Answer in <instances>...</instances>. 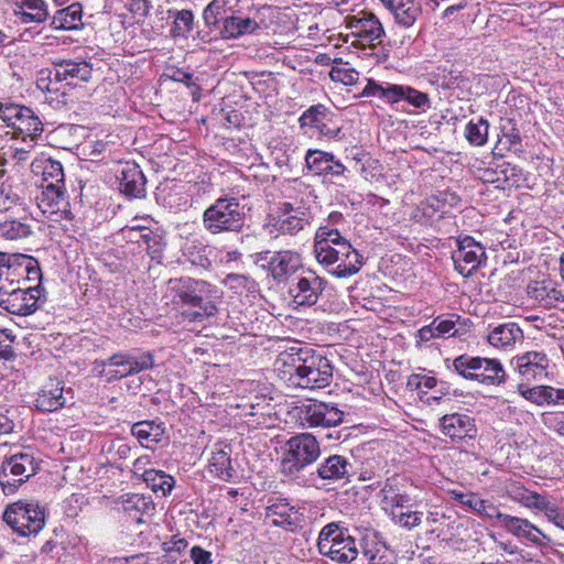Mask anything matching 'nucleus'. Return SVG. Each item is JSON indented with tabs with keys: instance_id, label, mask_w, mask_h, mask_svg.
Masks as SVG:
<instances>
[{
	"instance_id": "nucleus-1",
	"label": "nucleus",
	"mask_w": 564,
	"mask_h": 564,
	"mask_svg": "<svg viewBox=\"0 0 564 564\" xmlns=\"http://www.w3.org/2000/svg\"><path fill=\"white\" fill-rule=\"evenodd\" d=\"M288 368L289 381L294 387L303 389H322L329 386L333 378L330 361L321 354L308 349H291L280 358Z\"/></svg>"
},
{
	"instance_id": "nucleus-2",
	"label": "nucleus",
	"mask_w": 564,
	"mask_h": 564,
	"mask_svg": "<svg viewBox=\"0 0 564 564\" xmlns=\"http://www.w3.org/2000/svg\"><path fill=\"white\" fill-rule=\"evenodd\" d=\"M167 285L172 294V302L178 306H187L182 315L189 322H202L217 313L212 296L214 286L210 283L182 276L171 279Z\"/></svg>"
},
{
	"instance_id": "nucleus-3",
	"label": "nucleus",
	"mask_w": 564,
	"mask_h": 564,
	"mask_svg": "<svg viewBox=\"0 0 564 564\" xmlns=\"http://www.w3.org/2000/svg\"><path fill=\"white\" fill-rule=\"evenodd\" d=\"M246 221L245 206L235 196L224 195L208 206L202 216L204 229L210 235L239 234Z\"/></svg>"
},
{
	"instance_id": "nucleus-4",
	"label": "nucleus",
	"mask_w": 564,
	"mask_h": 564,
	"mask_svg": "<svg viewBox=\"0 0 564 564\" xmlns=\"http://www.w3.org/2000/svg\"><path fill=\"white\" fill-rule=\"evenodd\" d=\"M318 552L338 564H348L357 558L356 539L347 528L332 522L325 525L317 539Z\"/></svg>"
},
{
	"instance_id": "nucleus-5",
	"label": "nucleus",
	"mask_w": 564,
	"mask_h": 564,
	"mask_svg": "<svg viewBox=\"0 0 564 564\" xmlns=\"http://www.w3.org/2000/svg\"><path fill=\"white\" fill-rule=\"evenodd\" d=\"M321 454L317 440L308 433L291 437L284 448L281 471L289 477H296L306 466L313 464Z\"/></svg>"
},
{
	"instance_id": "nucleus-6",
	"label": "nucleus",
	"mask_w": 564,
	"mask_h": 564,
	"mask_svg": "<svg viewBox=\"0 0 564 564\" xmlns=\"http://www.w3.org/2000/svg\"><path fill=\"white\" fill-rule=\"evenodd\" d=\"M3 520L21 536L36 535L45 524L44 509L33 501H17L6 508Z\"/></svg>"
},
{
	"instance_id": "nucleus-7",
	"label": "nucleus",
	"mask_w": 564,
	"mask_h": 564,
	"mask_svg": "<svg viewBox=\"0 0 564 564\" xmlns=\"http://www.w3.org/2000/svg\"><path fill=\"white\" fill-rule=\"evenodd\" d=\"M453 366L465 379L485 384H500L505 381V370L497 359L460 355L454 359Z\"/></svg>"
},
{
	"instance_id": "nucleus-8",
	"label": "nucleus",
	"mask_w": 564,
	"mask_h": 564,
	"mask_svg": "<svg viewBox=\"0 0 564 564\" xmlns=\"http://www.w3.org/2000/svg\"><path fill=\"white\" fill-rule=\"evenodd\" d=\"M39 466L31 453L21 452L6 458L0 467V486L4 495H13Z\"/></svg>"
},
{
	"instance_id": "nucleus-9",
	"label": "nucleus",
	"mask_w": 564,
	"mask_h": 564,
	"mask_svg": "<svg viewBox=\"0 0 564 564\" xmlns=\"http://www.w3.org/2000/svg\"><path fill=\"white\" fill-rule=\"evenodd\" d=\"M344 24L350 31L351 36L356 37L351 44L355 47L375 46L380 43L386 32L380 20L369 11H359L357 14L345 17Z\"/></svg>"
},
{
	"instance_id": "nucleus-10",
	"label": "nucleus",
	"mask_w": 564,
	"mask_h": 564,
	"mask_svg": "<svg viewBox=\"0 0 564 564\" xmlns=\"http://www.w3.org/2000/svg\"><path fill=\"white\" fill-rule=\"evenodd\" d=\"M326 285L325 279L306 269L291 281L288 293L295 308L312 307L318 302Z\"/></svg>"
},
{
	"instance_id": "nucleus-11",
	"label": "nucleus",
	"mask_w": 564,
	"mask_h": 564,
	"mask_svg": "<svg viewBox=\"0 0 564 564\" xmlns=\"http://www.w3.org/2000/svg\"><path fill=\"white\" fill-rule=\"evenodd\" d=\"M32 258L20 253L0 252V297L14 291L18 284H25L29 274L35 272Z\"/></svg>"
},
{
	"instance_id": "nucleus-12",
	"label": "nucleus",
	"mask_w": 564,
	"mask_h": 564,
	"mask_svg": "<svg viewBox=\"0 0 564 564\" xmlns=\"http://www.w3.org/2000/svg\"><path fill=\"white\" fill-rule=\"evenodd\" d=\"M93 74L91 65L86 61L61 59L52 61V68L48 69L47 90H57L54 85L65 84L66 86L76 87L83 83H87Z\"/></svg>"
},
{
	"instance_id": "nucleus-13",
	"label": "nucleus",
	"mask_w": 564,
	"mask_h": 564,
	"mask_svg": "<svg viewBox=\"0 0 564 564\" xmlns=\"http://www.w3.org/2000/svg\"><path fill=\"white\" fill-rule=\"evenodd\" d=\"M299 417L308 427H332L344 420V412L336 404L317 400H306L297 406Z\"/></svg>"
},
{
	"instance_id": "nucleus-14",
	"label": "nucleus",
	"mask_w": 564,
	"mask_h": 564,
	"mask_svg": "<svg viewBox=\"0 0 564 564\" xmlns=\"http://www.w3.org/2000/svg\"><path fill=\"white\" fill-rule=\"evenodd\" d=\"M486 259L485 247L470 236L459 238L457 249L452 253L455 270L464 278L473 275Z\"/></svg>"
},
{
	"instance_id": "nucleus-15",
	"label": "nucleus",
	"mask_w": 564,
	"mask_h": 564,
	"mask_svg": "<svg viewBox=\"0 0 564 564\" xmlns=\"http://www.w3.org/2000/svg\"><path fill=\"white\" fill-rule=\"evenodd\" d=\"M36 205L50 221L61 223L72 219L69 203L62 185H42V191L36 196Z\"/></svg>"
},
{
	"instance_id": "nucleus-16",
	"label": "nucleus",
	"mask_w": 564,
	"mask_h": 564,
	"mask_svg": "<svg viewBox=\"0 0 564 564\" xmlns=\"http://www.w3.org/2000/svg\"><path fill=\"white\" fill-rule=\"evenodd\" d=\"M312 213L304 206H294V204L284 202L280 204L279 216L271 224L270 234L276 231L281 235H296L310 226Z\"/></svg>"
},
{
	"instance_id": "nucleus-17",
	"label": "nucleus",
	"mask_w": 564,
	"mask_h": 564,
	"mask_svg": "<svg viewBox=\"0 0 564 564\" xmlns=\"http://www.w3.org/2000/svg\"><path fill=\"white\" fill-rule=\"evenodd\" d=\"M101 364L104 367L121 368L119 370L109 371L111 378L121 379L151 369L154 365V358L151 352H143L140 356L118 352L101 361Z\"/></svg>"
},
{
	"instance_id": "nucleus-18",
	"label": "nucleus",
	"mask_w": 564,
	"mask_h": 564,
	"mask_svg": "<svg viewBox=\"0 0 564 564\" xmlns=\"http://www.w3.org/2000/svg\"><path fill=\"white\" fill-rule=\"evenodd\" d=\"M501 527L518 539L527 540L535 546L549 545L552 540L528 519L502 513L499 516Z\"/></svg>"
},
{
	"instance_id": "nucleus-19",
	"label": "nucleus",
	"mask_w": 564,
	"mask_h": 564,
	"mask_svg": "<svg viewBox=\"0 0 564 564\" xmlns=\"http://www.w3.org/2000/svg\"><path fill=\"white\" fill-rule=\"evenodd\" d=\"M14 289L17 290L8 291L4 297H0V307L11 314L21 316L33 313L36 310L39 288H24L23 284H18V288L14 286Z\"/></svg>"
},
{
	"instance_id": "nucleus-20",
	"label": "nucleus",
	"mask_w": 564,
	"mask_h": 564,
	"mask_svg": "<svg viewBox=\"0 0 564 564\" xmlns=\"http://www.w3.org/2000/svg\"><path fill=\"white\" fill-rule=\"evenodd\" d=\"M116 177L120 193L134 198L144 196L147 181L138 164L127 162L117 170Z\"/></svg>"
},
{
	"instance_id": "nucleus-21",
	"label": "nucleus",
	"mask_w": 564,
	"mask_h": 564,
	"mask_svg": "<svg viewBox=\"0 0 564 564\" xmlns=\"http://www.w3.org/2000/svg\"><path fill=\"white\" fill-rule=\"evenodd\" d=\"M440 426L445 436L452 440L474 438L477 434L475 420L467 414H445L440 420Z\"/></svg>"
},
{
	"instance_id": "nucleus-22",
	"label": "nucleus",
	"mask_w": 564,
	"mask_h": 564,
	"mask_svg": "<svg viewBox=\"0 0 564 564\" xmlns=\"http://www.w3.org/2000/svg\"><path fill=\"white\" fill-rule=\"evenodd\" d=\"M329 120L330 111L322 104L311 106L299 119L301 128L308 127L316 130L321 135L337 138L340 128H329L327 123Z\"/></svg>"
},
{
	"instance_id": "nucleus-23",
	"label": "nucleus",
	"mask_w": 564,
	"mask_h": 564,
	"mask_svg": "<svg viewBox=\"0 0 564 564\" xmlns=\"http://www.w3.org/2000/svg\"><path fill=\"white\" fill-rule=\"evenodd\" d=\"M514 365L524 380H542L547 375L550 360L542 351H528L517 357Z\"/></svg>"
},
{
	"instance_id": "nucleus-24",
	"label": "nucleus",
	"mask_w": 564,
	"mask_h": 564,
	"mask_svg": "<svg viewBox=\"0 0 564 564\" xmlns=\"http://www.w3.org/2000/svg\"><path fill=\"white\" fill-rule=\"evenodd\" d=\"M269 271L276 282H284L302 268L299 253L283 250L275 252L268 262Z\"/></svg>"
},
{
	"instance_id": "nucleus-25",
	"label": "nucleus",
	"mask_w": 564,
	"mask_h": 564,
	"mask_svg": "<svg viewBox=\"0 0 564 564\" xmlns=\"http://www.w3.org/2000/svg\"><path fill=\"white\" fill-rule=\"evenodd\" d=\"M66 401L64 386L56 379H50L37 393L35 406L43 412H53L62 409Z\"/></svg>"
},
{
	"instance_id": "nucleus-26",
	"label": "nucleus",
	"mask_w": 564,
	"mask_h": 564,
	"mask_svg": "<svg viewBox=\"0 0 564 564\" xmlns=\"http://www.w3.org/2000/svg\"><path fill=\"white\" fill-rule=\"evenodd\" d=\"M352 464L341 455H330L325 458L316 468V476L322 480L338 481L348 479Z\"/></svg>"
},
{
	"instance_id": "nucleus-27",
	"label": "nucleus",
	"mask_w": 564,
	"mask_h": 564,
	"mask_svg": "<svg viewBox=\"0 0 564 564\" xmlns=\"http://www.w3.org/2000/svg\"><path fill=\"white\" fill-rule=\"evenodd\" d=\"M11 129L17 138H21L23 141L29 139L33 142L42 134L43 123L31 108L24 106L21 113L14 119Z\"/></svg>"
},
{
	"instance_id": "nucleus-28",
	"label": "nucleus",
	"mask_w": 564,
	"mask_h": 564,
	"mask_svg": "<svg viewBox=\"0 0 564 564\" xmlns=\"http://www.w3.org/2000/svg\"><path fill=\"white\" fill-rule=\"evenodd\" d=\"M394 17L397 23L410 28L421 14V4L414 0H379Z\"/></svg>"
},
{
	"instance_id": "nucleus-29",
	"label": "nucleus",
	"mask_w": 564,
	"mask_h": 564,
	"mask_svg": "<svg viewBox=\"0 0 564 564\" xmlns=\"http://www.w3.org/2000/svg\"><path fill=\"white\" fill-rule=\"evenodd\" d=\"M259 29L260 24L254 19L242 15H230L224 19L219 33L224 39L231 40L254 34Z\"/></svg>"
},
{
	"instance_id": "nucleus-30",
	"label": "nucleus",
	"mask_w": 564,
	"mask_h": 564,
	"mask_svg": "<svg viewBox=\"0 0 564 564\" xmlns=\"http://www.w3.org/2000/svg\"><path fill=\"white\" fill-rule=\"evenodd\" d=\"M487 338L489 344L497 348L510 349L523 339V333L517 323L509 322L496 326Z\"/></svg>"
},
{
	"instance_id": "nucleus-31",
	"label": "nucleus",
	"mask_w": 564,
	"mask_h": 564,
	"mask_svg": "<svg viewBox=\"0 0 564 564\" xmlns=\"http://www.w3.org/2000/svg\"><path fill=\"white\" fill-rule=\"evenodd\" d=\"M131 433L142 446L152 448L153 445L162 441L165 427L163 423H156L155 421H140L131 426Z\"/></svg>"
},
{
	"instance_id": "nucleus-32",
	"label": "nucleus",
	"mask_w": 564,
	"mask_h": 564,
	"mask_svg": "<svg viewBox=\"0 0 564 564\" xmlns=\"http://www.w3.org/2000/svg\"><path fill=\"white\" fill-rule=\"evenodd\" d=\"M122 510L137 523H142V516L154 509L151 499L140 494H127L119 498Z\"/></svg>"
},
{
	"instance_id": "nucleus-33",
	"label": "nucleus",
	"mask_w": 564,
	"mask_h": 564,
	"mask_svg": "<svg viewBox=\"0 0 564 564\" xmlns=\"http://www.w3.org/2000/svg\"><path fill=\"white\" fill-rule=\"evenodd\" d=\"M451 496L454 500L460 502L464 506H467L468 508L473 509L475 512H477L479 516L488 519H499V516L501 512L498 510V508L484 499H480L475 494H463L456 490L451 491Z\"/></svg>"
},
{
	"instance_id": "nucleus-34",
	"label": "nucleus",
	"mask_w": 564,
	"mask_h": 564,
	"mask_svg": "<svg viewBox=\"0 0 564 564\" xmlns=\"http://www.w3.org/2000/svg\"><path fill=\"white\" fill-rule=\"evenodd\" d=\"M83 9L78 2L57 10L52 19V26L56 30H77L83 25Z\"/></svg>"
},
{
	"instance_id": "nucleus-35",
	"label": "nucleus",
	"mask_w": 564,
	"mask_h": 564,
	"mask_svg": "<svg viewBox=\"0 0 564 564\" xmlns=\"http://www.w3.org/2000/svg\"><path fill=\"white\" fill-rule=\"evenodd\" d=\"M15 13L21 15V22H44L48 11L44 0H14Z\"/></svg>"
},
{
	"instance_id": "nucleus-36",
	"label": "nucleus",
	"mask_w": 564,
	"mask_h": 564,
	"mask_svg": "<svg viewBox=\"0 0 564 564\" xmlns=\"http://www.w3.org/2000/svg\"><path fill=\"white\" fill-rule=\"evenodd\" d=\"M456 322L452 317L438 316L430 325L423 326L417 332V338L421 341H429L435 337H451L456 334Z\"/></svg>"
},
{
	"instance_id": "nucleus-37",
	"label": "nucleus",
	"mask_w": 564,
	"mask_h": 564,
	"mask_svg": "<svg viewBox=\"0 0 564 564\" xmlns=\"http://www.w3.org/2000/svg\"><path fill=\"white\" fill-rule=\"evenodd\" d=\"M336 259V267L330 270L337 278H347L357 273L361 267V256L352 248L348 241V250L339 253Z\"/></svg>"
},
{
	"instance_id": "nucleus-38",
	"label": "nucleus",
	"mask_w": 564,
	"mask_h": 564,
	"mask_svg": "<svg viewBox=\"0 0 564 564\" xmlns=\"http://www.w3.org/2000/svg\"><path fill=\"white\" fill-rule=\"evenodd\" d=\"M142 480L153 492H161L162 496L169 495L175 486L174 477L163 470L145 469Z\"/></svg>"
},
{
	"instance_id": "nucleus-39",
	"label": "nucleus",
	"mask_w": 564,
	"mask_h": 564,
	"mask_svg": "<svg viewBox=\"0 0 564 564\" xmlns=\"http://www.w3.org/2000/svg\"><path fill=\"white\" fill-rule=\"evenodd\" d=\"M389 95L390 98H393L392 104L400 100H405L417 109H424L430 105V98L427 94L419 91L410 86L397 85L394 88H392Z\"/></svg>"
},
{
	"instance_id": "nucleus-40",
	"label": "nucleus",
	"mask_w": 564,
	"mask_h": 564,
	"mask_svg": "<svg viewBox=\"0 0 564 564\" xmlns=\"http://www.w3.org/2000/svg\"><path fill=\"white\" fill-rule=\"evenodd\" d=\"M348 250V241H340L336 245H325L321 241H315L314 253L315 258L324 267H330L336 263L338 254Z\"/></svg>"
},
{
	"instance_id": "nucleus-41",
	"label": "nucleus",
	"mask_w": 564,
	"mask_h": 564,
	"mask_svg": "<svg viewBox=\"0 0 564 564\" xmlns=\"http://www.w3.org/2000/svg\"><path fill=\"white\" fill-rule=\"evenodd\" d=\"M267 518L271 519L274 527L293 530L295 522L292 518V508L284 502H275L267 508Z\"/></svg>"
},
{
	"instance_id": "nucleus-42",
	"label": "nucleus",
	"mask_w": 564,
	"mask_h": 564,
	"mask_svg": "<svg viewBox=\"0 0 564 564\" xmlns=\"http://www.w3.org/2000/svg\"><path fill=\"white\" fill-rule=\"evenodd\" d=\"M210 250L199 240L188 242L184 248V257L195 267L207 269L212 262L208 253Z\"/></svg>"
},
{
	"instance_id": "nucleus-43",
	"label": "nucleus",
	"mask_w": 564,
	"mask_h": 564,
	"mask_svg": "<svg viewBox=\"0 0 564 564\" xmlns=\"http://www.w3.org/2000/svg\"><path fill=\"white\" fill-rule=\"evenodd\" d=\"M209 466L210 471L223 480H230L234 477L230 454L224 449L213 453Z\"/></svg>"
},
{
	"instance_id": "nucleus-44",
	"label": "nucleus",
	"mask_w": 564,
	"mask_h": 564,
	"mask_svg": "<svg viewBox=\"0 0 564 564\" xmlns=\"http://www.w3.org/2000/svg\"><path fill=\"white\" fill-rule=\"evenodd\" d=\"M230 0H213L207 4L203 12V19L208 28L220 30L224 19L227 18L226 7Z\"/></svg>"
},
{
	"instance_id": "nucleus-45",
	"label": "nucleus",
	"mask_w": 564,
	"mask_h": 564,
	"mask_svg": "<svg viewBox=\"0 0 564 564\" xmlns=\"http://www.w3.org/2000/svg\"><path fill=\"white\" fill-rule=\"evenodd\" d=\"M519 391L524 399L538 405H543L544 403L554 404L555 388L553 387L538 386L530 389H523L522 386H519Z\"/></svg>"
},
{
	"instance_id": "nucleus-46",
	"label": "nucleus",
	"mask_w": 564,
	"mask_h": 564,
	"mask_svg": "<svg viewBox=\"0 0 564 564\" xmlns=\"http://www.w3.org/2000/svg\"><path fill=\"white\" fill-rule=\"evenodd\" d=\"M333 159L332 153L319 150H308L305 155L307 169L316 175L324 174Z\"/></svg>"
},
{
	"instance_id": "nucleus-47",
	"label": "nucleus",
	"mask_w": 564,
	"mask_h": 564,
	"mask_svg": "<svg viewBox=\"0 0 564 564\" xmlns=\"http://www.w3.org/2000/svg\"><path fill=\"white\" fill-rule=\"evenodd\" d=\"M488 122L484 118H479L477 122H468L465 128V137L473 145L480 147L487 142Z\"/></svg>"
},
{
	"instance_id": "nucleus-48",
	"label": "nucleus",
	"mask_w": 564,
	"mask_h": 564,
	"mask_svg": "<svg viewBox=\"0 0 564 564\" xmlns=\"http://www.w3.org/2000/svg\"><path fill=\"white\" fill-rule=\"evenodd\" d=\"M174 23L171 29L173 37H186L193 30L194 15L189 10H177L173 14Z\"/></svg>"
},
{
	"instance_id": "nucleus-49",
	"label": "nucleus",
	"mask_w": 564,
	"mask_h": 564,
	"mask_svg": "<svg viewBox=\"0 0 564 564\" xmlns=\"http://www.w3.org/2000/svg\"><path fill=\"white\" fill-rule=\"evenodd\" d=\"M42 175V185H62L64 187V171L59 161L46 160L43 164Z\"/></svg>"
},
{
	"instance_id": "nucleus-50",
	"label": "nucleus",
	"mask_w": 564,
	"mask_h": 564,
	"mask_svg": "<svg viewBox=\"0 0 564 564\" xmlns=\"http://www.w3.org/2000/svg\"><path fill=\"white\" fill-rule=\"evenodd\" d=\"M0 234L10 240L23 239L31 235V227L19 220H6L0 224Z\"/></svg>"
},
{
	"instance_id": "nucleus-51",
	"label": "nucleus",
	"mask_w": 564,
	"mask_h": 564,
	"mask_svg": "<svg viewBox=\"0 0 564 564\" xmlns=\"http://www.w3.org/2000/svg\"><path fill=\"white\" fill-rule=\"evenodd\" d=\"M361 551L368 561H373L376 556L384 550V545L379 540V535L376 531H367L360 541Z\"/></svg>"
},
{
	"instance_id": "nucleus-52",
	"label": "nucleus",
	"mask_w": 564,
	"mask_h": 564,
	"mask_svg": "<svg viewBox=\"0 0 564 564\" xmlns=\"http://www.w3.org/2000/svg\"><path fill=\"white\" fill-rule=\"evenodd\" d=\"M392 520L399 527L412 530L422 523V512L419 511H392Z\"/></svg>"
},
{
	"instance_id": "nucleus-53",
	"label": "nucleus",
	"mask_w": 564,
	"mask_h": 564,
	"mask_svg": "<svg viewBox=\"0 0 564 564\" xmlns=\"http://www.w3.org/2000/svg\"><path fill=\"white\" fill-rule=\"evenodd\" d=\"M397 85L388 84L386 87L377 84L375 80L369 79L365 88L362 89L361 95L365 97H379L384 99L386 101L392 104L393 98H390V93L392 88Z\"/></svg>"
},
{
	"instance_id": "nucleus-54",
	"label": "nucleus",
	"mask_w": 564,
	"mask_h": 564,
	"mask_svg": "<svg viewBox=\"0 0 564 564\" xmlns=\"http://www.w3.org/2000/svg\"><path fill=\"white\" fill-rule=\"evenodd\" d=\"M15 340V336L8 328L0 329V358L3 360H11L14 358L15 354L13 350V343Z\"/></svg>"
},
{
	"instance_id": "nucleus-55",
	"label": "nucleus",
	"mask_w": 564,
	"mask_h": 564,
	"mask_svg": "<svg viewBox=\"0 0 564 564\" xmlns=\"http://www.w3.org/2000/svg\"><path fill=\"white\" fill-rule=\"evenodd\" d=\"M315 241H321L325 245H336L337 242L347 240L340 236L337 229L329 228L328 226H322L316 231Z\"/></svg>"
},
{
	"instance_id": "nucleus-56",
	"label": "nucleus",
	"mask_w": 564,
	"mask_h": 564,
	"mask_svg": "<svg viewBox=\"0 0 564 564\" xmlns=\"http://www.w3.org/2000/svg\"><path fill=\"white\" fill-rule=\"evenodd\" d=\"M169 77L177 83H182L187 87H191L194 99L198 98L199 87L193 82V74L181 68L173 69Z\"/></svg>"
},
{
	"instance_id": "nucleus-57",
	"label": "nucleus",
	"mask_w": 564,
	"mask_h": 564,
	"mask_svg": "<svg viewBox=\"0 0 564 564\" xmlns=\"http://www.w3.org/2000/svg\"><path fill=\"white\" fill-rule=\"evenodd\" d=\"M519 501L527 508H533L541 511L543 508H545V505L549 500L546 497L538 492L524 491L519 498Z\"/></svg>"
},
{
	"instance_id": "nucleus-58",
	"label": "nucleus",
	"mask_w": 564,
	"mask_h": 564,
	"mask_svg": "<svg viewBox=\"0 0 564 564\" xmlns=\"http://www.w3.org/2000/svg\"><path fill=\"white\" fill-rule=\"evenodd\" d=\"M536 300L543 301L545 306L553 305L560 299V292L555 289L547 291L546 286H536L532 290Z\"/></svg>"
},
{
	"instance_id": "nucleus-59",
	"label": "nucleus",
	"mask_w": 564,
	"mask_h": 564,
	"mask_svg": "<svg viewBox=\"0 0 564 564\" xmlns=\"http://www.w3.org/2000/svg\"><path fill=\"white\" fill-rule=\"evenodd\" d=\"M151 7V0H130L128 9L134 17L144 19L149 15Z\"/></svg>"
},
{
	"instance_id": "nucleus-60",
	"label": "nucleus",
	"mask_w": 564,
	"mask_h": 564,
	"mask_svg": "<svg viewBox=\"0 0 564 564\" xmlns=\"http://www.w3.org/2000/svg\"><path fill=\"white\" fill-rule=\"evenodd\" d=\"M24 106L21 105H7L0 107V118L6 122L8 127L11 128L14 124V119L21 113Z\"/></svg>"
},
{
	"instance_id": "nucleus-61",
	"label": "nucleus",
	"mask_w": 564,
	"mask_h": 564,
	"mask_svg": "<svg viewBox=\"0 0 564 564\" xmlns=\"http://www.w3.org/2000/svg\"><path fill=\"white\" fill-rule=\"evenodd\" d=\"M224 283L230 289L238 291L249 289L251 280L243 274L230 273L225 278Z\"/></svg>"
},
{
	"instance_id": "nucleus-62",
	"label": "nucleus",
	"mask_w": 564,
	"mask_h": 564,
	"mask_svg": "<svg viewBox=\"0 0 564 564\" xmlns=\"http://www.w3.org/2000/svg\"><path fill=\"white\" fill-rule=\"evenodd\" d=\"M544 423L550 430L564 436V416L551 414L544 419Z\"/></svg>"
},
{
	"instance_id": "nucleus-63",
	"label": "nucleus",
	"mask_w": 564,
	"mask_h": 564,
	"mask_svg": "<svg viewBox=\"0 0 564 564\" xmlns=\"http://www.w3.org/2000/svg\"><path fill=\"white\" fill-rule=\"evenodd\" d=\"M191 558L194 564H212V553L200 546H193L191 549Z\"/></svg>"
},
{
	"instance_id": "nucleus-64",
	"label": "nucleus",
	"mask_w": 564,
	"mask_h": 564,
	"mask_svg": "<svg viewBox=\"0 0 564 564\" xmlns=\"http://www.w3.org/2000/svg\"><path fill=\"white\" fill-rule=\"evenodd\" d=\"M187 546V542L184 539H176L175 536L169 541L163 543V550L167 553L176 552L181 553Z\"/></svg>"
}]
</instances>
